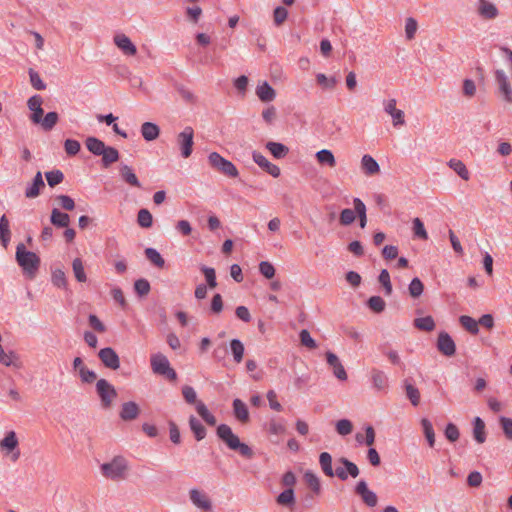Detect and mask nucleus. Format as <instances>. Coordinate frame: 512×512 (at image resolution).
Listing matches in <instances>:
<instances>
[{
	"instance_id": "1",
	"label": "nucleus",
	"mask_w": 512,
	"mask_h": 512,
	"mask_svg": "<svg viewBox=\"0 0 512 512\" xmlns=\"http://www.w3.org/2000/svg\"><path fill=\"white\" fill-rule=\"evenodd\" d=\"M216 435L230 450L238 452L242 457L246 459H252L254 457L253 449L246 443L241 442L229 425H218Z\"/></svg>"
},
{
	"instance_id": "2",
	"label": "nucleus",
	"mask_w": 512,
	"mask_h": 512,
	"mask_svg": "<svg viewBox=\"0 0 512 512\" xmlns=\"http://www.w3.org/2000/svg\"><path fill=\"white\" fill-rule=\"evenodd\" d=\"M15 258L23 274L29 279H34L40 267V257L36 253L26 250L23 243H19L16 247Z\"/></svg>"
},
{
	"instance_id": "3",
	"label": "nucleus",
	"mask_w": 512,
	"mask_h": 512,
	"mask_svg": "<svg viewBox=\"0 0 512 512\" xmlns=\"http://www.w3.org/2000/svg\"><path fill=\"white\" fill-rule=\"evenodd\" d=\"M100 469L104 477L111 480H120L125 478L128 464L124 457L115 456L112 461L103 463Z\"/></svg>"
},
{
	"instance_id": "4",
	"label": "nucleus",
	"mask_w": 512,
	"mask_h": 512,
	"mask_svg": "<svg viewBox=\"0 0 512 512\" xmlns=\"http://www.w3.org/2000/svg\"><path fill=\"white\" fill-rule=\"evenodd\" d=\"M208 162L214 170L229 178H236L239 175L236 166L217 152H212L209 154Z\"/></svg>"
},
{
	"instance_id": "5",
	"label": "nucleus",
	"mask_w": 512,
	"mask_h": 512,
	"mask_svg": "<svg viewBox=\"0 0 512 512\" xmlns=\"http://www.w3.org/2000/svg\"><path fill=\"white\" fill-rule=\"evenodd\" d=\"M150 362L155 374L165 376L169 381L177 379L176 371L170 366L168 358L162 353L153 354Z\"/></svg>"
},
{
	"instance_id": "6",
	"label": "nucleus",
	"mask_w": 512,
	"mask_h": 512,
	"mask_svg": "<svg viewBox=\"0 0 512 512\" xmlns=\"http://www.w3.org/2000/svg\"><path fill=\"white\" fill-rule=\"evenodd\" d=\"M96 393L103 409H110L113 400L117 397L115 387L106 379L101 378L96 382Z\"/></svg>"
},
{
	"instance_id": "7",
	"label": "nucleus",
	"mask_w": 512,
	"mask_h": 512,
	"mask_svg": "<svg viewBox=\"0 0 512 512\" xmlns=\"http://www.w3.org/2000/svg\"><path fill=\"white\" fill-rule=\"evenodd\" d=\"M177 145L180 149L181 156L188 158L193 152L194 130L191 126H186L176 138Z\"/></svg>"
},
{
	"instance_id": "8",
	"label": "nucleus",
	"mask_w": 512,
	"mask_h": 512,
	"mask_svg": "<svg viewBox=\"0 0 512 512\" xmlns=\"http://www.w3.org/2000/svg\"><path fill=\"white\" fill-rule=\"evenodd\" d=\"M355 493L361 498L363 503L370 508L375 507L378 503V497L376 493L368 488L367 482L365 480H360L357 482L355 486Z\"/></svg>"
},
{
	"instance_id": "9",
	"label": "nucleus",
	"mask_w": 512,
	"mask_h": 512,
	"mask_svg": "<svg viewBox=\"0 0 512 512\" xmlns=\"http://www.w3.org/2000/svg\"><path fill=\"white\" fill-rule=\"evenodd\" d=\"M98 357L101 363L108 369L117 370L120 367V358L115 350L111 347L100 349Z\"/></svg>"
},
{
	"instance_id": "10",
	"label": "nucleus",
	"mask_w": 512,
	"mask_h": 512,
	"mask_svg": "<svg viewBox=\"0 0 512 512\" xmlns=\"http://www.w3.org/2000/svg\"><path fill=\"white\" fill-rule=\"evenodd\" d=\"M437 349L444 356L452 357L456 353V345L452 337L445 331H442L438 335Z\"/></svg>"
},
{
	"instance_id": "11",
	"label": "nucleus",
	"mask_w": 512,
	"mask_h": 512,
	"mask_svg": "<svg viewBox=\"0 0 512 512\" xmlns=\"http://www.w3.org/2000/svg\"><path fill=\"white\" fill-rule=\"evenodd\" d=\"M495 80L504 100L508 103H512V88L506 73L501 69H497L495 71Z\"/></svg>"
},
{
	"instance_id": "12",
	"label": "nucleus",
	"mask_w": 512,
	"mask_h": 512,
	"mask_svg": "<svg viewBox=\"0 0 512 512\" xmlns=\"http://www.w3.org/2000/svg\"><path fill=\"white\" fill-rule=\"evenodd\" d=\"M396 99H389L383 102L384 111L392 117L393 126H402L405 124V114L402 110L396 108Z\"/></svg>"
},
{
	"instance_id": "13",
	"label": "nucleus",
	"mask_w": 512,
	"mask_h": 512,
	"mask_svg": "<svg viewBox=\"0 0 512 512\" xmlns=\"http://www.w3.org/2000/svg\"><path fill=\"white\" fill-rule=\"evenodd\" d=\"M252 158L259 167H261L272 177L277 178L280 176V168L277 165L271 163L262 153L253 151Z\"/></svg>"
},
{
	"instance_id": "14",
	"label": "nucleus",
	"mask_w": 512,
	"mask_h": 512,
	"mask_svg": "<svg viewBox=\"0 0 512 512\" xmlns=\"http://www.w3.org/2000/svg\"><path fill=\"white\" fill-rule=\"evenodd\" d=\"M325 356H326V361H327L328 365L333 369L334 376L340 381L347 380L348 376H347L346 370L343 367L338 356L331 351H327Z\"/></svg>"
},
{
	"instance_id": "15",
	"label": "nucleus",
	"mask_w": 512,
	"mask_h": 512,
	"mask_svg": "<svg viewBox=\"0 0 512 512\" xmlns=\"http://www.w3.org/2000/svg\"><path fill=\"white\" fill-rule=\"evenodd\" d=\"M303 478H304V481L307 484V486L312 491V494H307L305 496V501L312 500L314 496H318L321 494L322 489H321L320 479L314 472L307 470L304 473Z\"/></svg>"
},
{
	"instance_id": "16",
	"label": "nucleus",
	"mask_w": 512,
	"mask_h": 512,
	"mask_svg": "<svg viewBox=\"0 0 512 512\" xmlns=\"http://www.w3.org/2000/svg\"><path fill=\"white\" fill-rule=\"evenodd\" d=\"M45 188V182L43 180L42 173L38 171L34 176L32 182L25 189V197L34 199L41 194L42 189Z\"/></svg>"
},
{
	"instance_id": "17",
	"label": "nucleus",
	"mask_w": 512,
	"mask_h": 512,
	"mask_svg": "<svg viewBox=\"0 0 512 512\" xmlns=\"http://www.w3.org/2000/svg\"><path fill=\"white\" fill-rule=\"evenodd\" d=\"M190 499L196 507L202 509L204 512L212 511V503L205 493L197 489H192L190 491Z\"/></svg>"
},
{
	"instance_id": "18",
	"label": "nucleus",
	"mask_w": 512,
	"mask_h": 512,
	"mask_svg": "<svg viewBox=\"0 0 512 512\" xmlns=\"http://www.w3.org/2000/svg\"><path fill=\"white\" fill-rule=\"evenodd\" d=\"M114 43L125 55L134 56L137 53L136 46L125 34L115 35Z\"/></svg>"
},
{
	"instance_id": "19",
	"label": "nucleus",
	"mask_w": 512,
	"mask_h": 512,
	"mask_svg": "<svg viewBox=\"0 0 512 512\" xmlns=\"http://www.w3.org/2000/svg\"><path fill=\"white\" fill-rule=\"evenodd\" d=\"M139 414V405L134 401H128L122 404L119 416L123 421H132L135 420Z\"/></svg>"
},
{
	"instance_id": "20",
	"label": "nucleus",
	"mask_w": 512,
	"mask_h": 512,
	"mask_svg": "<svg viewBox=\"0 0 512 512\" xmlns=\"http://www.w3.org/2000/svg\"><path fill=\"white\" fill-rule=\"evenodd\" d=\"M256 95L260 101L267 103L275 99L276 91L267 81H264L256 87Z\"/></svg>"
},
{
	"instance_id": "21",
	"label": "nucleus",
	"mask_w": 512,
	"mask_h": 512,
	"mask_svg": "<svg viewBox=\"0 0 512 512\" xmlns=\"http://www.w3.org/2000/svg\"><path fill=\"white\" fill-rule=\"evenodd\" d=\"M119 174L121 179L130 186L136 188L141 187L140 181L138 180L136 174L134 173L133 169L130 166L126 164H121L119 167Z\"/></svg>"
},
{
	"instance_id": "22",
	"label": "nucleus",
	"mask_w": 512,
	"mask_h": 512,
	"mask_svg": "<svg viewBox=\"0 0 512 512\" xmlns=\"http://www.w3.org/2000/svg\"><path fill=\"white\" fill-rule=\"evenodd\" d=\"M233 414L241 423H247L250 419L247 405L239 398L232 402Z\"/></svg>"
},
{
	"instance_id": "23",
	"label": "nucleus",
	"mask_w": 512,
	"mask_h": 512,
	"mask_svg": "<svg viewBox=\"0 0 512 512\" xmlns=\"http://www.w3.org/2000/svg\"><path fill=\"white\" fill-rule=\"evenodd\" d=\"M478 14L484 19H495L498 14V8L487 0H479Z\"/></svg>"
},
{
	"instance_id": "24",
	"label": "nucleus",
	"mask_w": 512,
	"mask_h": 512,
	"mask_svg": "<svg viewBox=\"0 0 512 512\" xmlns=\"http://www.w3.org/2000/svg\"><path fill=\"white\" fill-rule=\"evenodd\" d=\"M50 223L57 228H67L70 224V216L57 208H53L50 215Z\"/></svg>"
},
{
	"instance_id": "25",
	"label": "nucleus",
	"mask_w": 512,
	"mask_h": 512,
	"mask_svg": "<svg viewBox=\"0 0 512 512\" xmlns=\"http://www.w3.org/2000/svg\"><path fill=\"white\" fill-rule=\"evenodd\" d=\"M361 168L363 172L368 176L376 175L380 172V166L378 162L368 154H365L361 159Z\"/></svg>"
},
{
	"instance_id": "26",
	"label": "nucleus",
	"mask_w": 512,
	"mask_h": 512,
	"mask_svg": "<svg viewBox=\"0 0 512 512\" xmlns=\"http://www.w3.org/2000/svg\"><path fill=\"white\" fill-rule=\"evenodd\" d=\"M87 150L95 156H101L107 147L105 143L94 136H89L85 140Z\"/></svg>"
},
{
	"instance_id": "27",
	"label": "nucleus",
	"mask_w": 512,
	"mask_h": 512,
	"mask_svg": "<svg viewBox=\"0 0 512 512\" xmlns=\"http://www.w3.org/2000/svg\"><path fill=\"white\" fill-rule=\"evenodd\" d=\"M141 135L147 141H153L160 135V128L153 122H144L141 125Z\"/></svg>"
},
{
	"instance_id": "28",
	"label": "nucleus",
	"mask_w": 512,
	"mask_h": 512,
	"mask_svg": "<svg viewBox=\"0 0 512 512\" xmlns=\"http://www.w3.org/2000/svg\"><path fill=\"white\" fill-rule=\"evenodd\" d=\"M265 147L276 159H283L289 153V148L280 142L269 141Z\"/></svg>"
},
{
	"instance_id": "29",
	"label": "nucleus",
	"mask_w": 512,
	"mask_h": 512,
	"mask_svg": "<svg viewBox=\"0 0 512 512\" xmlns=\"http://www.w3.org/2000/svg\"><path fill=\"white\" fill-rule=\"evenodd\" d=\"M189 427L197 441H201L206 437L207 430L205 426L194 415L189 417Z\"/></svg>"
},
{
	"instance_id": "30",
	"label": "nucleus",
	"mask_w": 512,
	"mask_h": 512,
	"mask_svg": "<svg viewBox=\"0 0 512 512\" xmlns=\"http://www.w3.org/2000/svg\"><path fill=\"white\" fill-rule=\"evenodd\" d=\"M101 156V165L103 168H109L113 163L117 162L120 158L119 151L112 146H107L105 148V152Z\"/></svg>"
},
{
	"instance_id": "31",
	"label": "nucleus",
	"mask_w": 512,
	"mask_h": 512,
	"mask_svg": "<svg viewBox=\"0 0 512 512\" xmlns=\"http://www.w3.org/2000/svg\"><path fill=\"white\" fill-rule=\"evenodd\" d=\"M473 438L479 444L486 441L485 423L480 417H475L473 422Z\"/></svg>"
},
{
	"instance_id": "32",
	"label": "nucleus",
	"mask_w": 512,
	"mask_h": 512,
	"mask_svg": "<svg viewBox=\"0 0 512 512\" xmlns=\"http://www.w3.org/2000/svg\"><path fill=\"white\" fill-rule=\"evenodd\" d=\"M196 411L203 421L209 426H215L217 423L216 417L208 410L207 406L202 402L196 403Z\"/></svg>"
},
{
	"instance_id": "33",
	"label": "nucleus",
	"mask_w": 512,
	"mask_h": 512,
	"mask_svg": "<svg viewBox=\"0 0 512 512\" xmlns=\"http://www.w3.org/2000/svg\"><path fill=\"white\" fill-rule=\"evenodd\" d=\"M11 239V231L9 227V220L6 215L0 218V242L4 248H7Z\"/></svg>"
},
{
	"instance_id": "34",
	"label": "nucleus",
	"mask_w": 512,
	"mask_h": 512,
	"mask_svg": "<svg viewBox=\"0 0 512 512\" xmlns=\"http://www.w3.org/2000/svg\"><path fill=\"white\" fill-rule=\"evenodd\" d=\"M413 325L416 329H418L420 331H425V332L433 331L436 326L435 321L432 316L415 318L413 320Z\"/></svg>"
},
{
	"instance_id": "35",
	"label": "nucleus",
	"mask_w": 512,
	"mask_h": 512,
	"mask_svg": "<svg viewBox=\"0 0 512 512\" xmlns=\"http://www.w3.org/2000/svg\"><path fill=\"white\" fill-rule=\"evenodd\" d=\"M371 379H372L373 386L377 390H384L388 386V377L381 370L372 369V371H371Z\"/></svg>"
},
{
	"instance_id": "36",
	"label": "nucleus",
	"mask_w": 512,
	"mask_h": 512,
	"mask_svg": "<svg viewBox=\"0 0 512 512\" xmlns=\"http://www.w3.org/2000/svg\"><path fill=\"white\" fill-rule=\"evenodd\" d=\"M319 464L321 470L327 477H334V470L332 468V456L328 452H322L319 455Z\"/></svg>"
},
{
	"instance_id": "37",
	"label": "nucleus",
	"mask_w": 512,
	"mask_h": 512,
	"mask_svg": "<svg viewBox=\"0 0 512 512\" xmlns=\"http://www.w3.org/2000/svg\"><path fill=\"white\" fill-rule=\"evenodd\" d=\"M18 439L14 431L6 433L5 437L1 440L0 446L8 453L13 452L18 447Z\"/></svg>"
},
{
	"instance_id": "38",
	"label": "nucleus",
	"mask_w": 512,
	"mask_h": 512,
	"mask_svg": "<svg viewBox=\"0 0 512 512\" xmlns=\"http://www.w3.org/2000/svg\"><path fill=\"white\" fill-rule=\"evenodd\" d=\"M316 159L319 164L327 165L331 168L336 166V159L331 150L322 149L316 153Z\"/></svg>"
},
{
	"instance_id": "39",
	"label": "nucleus",
	"mask_w": 512,
	"mask_h": 512,
	"mask_svg": "<svg viewBox=\"0 0 512 512\" xmlns=\"http://www.w3.org/2000/svg\"><path fill=\"white\" fill-rule=\"evenodd\" d=\"M276 502L278 505L291 507L295 504L294 489H285L277 497Z\"/></svg>"
},
{
	"instance_id": "40",
	"label": "nucleus",
	"mask_w": 512,
	"mask_h": 512,
	"mask_svg": "<svg viewBox=\"0 0 512 512\" xmlns=\"http://www.w3.org/2000/svg\"><path fill=\"white\" fill-rule=\"evenodd\" d=\"M146 258L157 268H163L165 266V260L162 255L152 247L146 248L145 251Z\"/></svg>"
},
{
	"instance_id": "41",
	"label": "nucleus",
	"mask_w": 512,
	"mask_h": 512,
	"mask_svg": "<svg viewBox=\"0 0 512 512\" xmlns=\"http://www.w3.org/2000/svg\"><path fill=\"white\" fill-rule=\"evenodd\" d=\"M448 165L463 180H468L469 179V171L466 168L465 164L461 160L451 159L448 162Z\"/></svg>"
},
{
	"instance_id": "42",
	"label": "nucleus",
	"mask_w": 512,
	"mask_h": 512,
	"mask_svg": "<svg viewBox=\"0 0 512 512\" xmlns=\"http://www.w3.org/2000/svg\"><path fill=\"white\" fill-rule=\"evenodd\" d=\"M406 395L413 406H418L420 403V392L417 387L409 383L408 380L404 381Z\"/></svg>"
},
{
	"instance_id": "43",
	"label": "nucleus",
	"mask_w": 512,
	"mask_h": 512,
	"mask_svg": "<svg viewBox=\"0 0 512 512\" xmlns=\"http://www.w3.org/2000/svg\"><path fill=\"white\" fill-rule=\"evenodd\" d=\"M199 269L205 276V280H206L205 285L211 289L215 288L217 286L215 269L212 267L203 265V264L200 265Z\"/></svg>"
},
{
	"instance_id": "44",
	"label": "nucleus",
	"mask_w": 512,
	"mask_h": 512,
	"mask_svg": "<svg viewBox=\"0 0 512 512\" xmlns=\"http://www.w3.org/2000/svg\"><path fill=\"white\" fill-rule=\"evenodd\" d=\"M421 425L423 428V433L425 435V438L428 442V445L432 448L435 445V432L433 429V425L430 420L427 418H423L421 420Z\"/></svg>"
},
{
	"instance_id": "45",
	"label": "nucleus",
	"mask_w": 512,
	"mask_h": 512,
	"mask_svg": "<svg viewBox=\"0 0 512 512\" xmlns=\"http://www.w3.org/2000/svg\"><path fill=\"white\" fill-rule=\"evenodd\" d=\"M230 349L236 363H240L244 356V345L239 339H232L230 341Z\"/></svg>"
},
{
	"instance_id": "46",
	"label": "nucleus",
	"mask_w": 512,
	"mask_h": 512,
	"mask_svg": "<svg viewBox=\"0 0 512 512\" xmlns=\"http://www.w3.org/2000/svg\"><path fill=\"white\" fill-rule=\"evenodd\" d=\"M424 291V284L418 277H414L408 285L409 295L416 299L419 298Z\"/></svg>"
},
{
	"instance_id": "47",
	"label": "nucleus",
	"mask_w": 512,
	"mask_h": 512,
	"mask_svg": "<svg viewBox=\"0 0 512 512\" xmlns=\"http://www.w3.org/2000/svg\"><path fill=\"white\" fill-rule=\"evenodd\" d=\"M459 322L469 333L473 335L478 334V321H476L474 318L467 315H462L459 318Z\"/></svg>"
},
{
	"instance_id": "48",
	"label": "nucleus",
	"mask_w": 512,
	"mask_h": 512,
	"mask_svg": "<svg viewBox=\"0 0 512 512\" xmlns=\"http://www.w3.org/2000/svg\"><path fill=\"white\" fill-rule=\"evenodd\" d=\"M316 81H317L318 85H320L323 89H327V90H333L335 88L336 84L338 83V80L336 79V77H334V76L327 77L323 73H318L316 75Z\"/></svg>"
},
{
	"instance_id": "49",
	"label": "nucleus",
	"mask_w": 512,
	"mask_h": 512,
	"mask_svg": "<svg viewBox=\"0 0 512 512\" xmlns=\"http://www.w3.org/2000/svg\"><path fill=\"white\" fill-rule=\"evenodd\" d=\"M59 120V115L57 112L52 111L48 112L42 119L40 125L42 126L44 131L52 130Z\"/></svg>"
},
{
	"instance_id": "50",
	"label": "nucleus",
	"mask_w": 512,
	"mask_h": 512,
	"mask_svg": "<svg viewBox=\"0 0 512 512\" xmlns=\"http://www.w3.org/2000/svg\"><path fill=\"white\" fill-rule=\"evenodd\" d=\"M137 222L142 228H150L153 224V216L148 209L142 208L138 211Z\"/></svg>"
},
{
	"instance_id": "51",
	"label": "nucleus",
	"mask_w": 512,
	"mask_h": 512,
	"mask_svg": "<svg viewBox=\"0 0 512 512\" xmlns=\"http://www.w3.org/2000/svg\"><path fill=\"white\" fill-rule=\"evenodd\" d=\"M151 285L145 278L137 279L134 282V291L139 297H145L149 294Z\"/></svg>"
},
{
	"instance_id": "52",
	"label": "nucleus",
	"mask_w": 512,
	"mask_h": 512,
	"mask_svg": "<svg viewBox=\"0 0 512 512\" xmlns=\"http://www.w3.org/2000/svg\"><path fill=\"white\" fill-rule=\"evenodd\" d=\"M45 178L50 187H55L62 183L64 180V174L59 169H54L45 173Z\"/></svg>"
},
{
	"instance_id": "53",
	"label": "nucleus",
	"mask_w": 512,
	"mask_h": 512,
	"mask_svg": "<svg viewBox=\"0 0 512 512\" xmlns=\"http://www.w3.org/2000/svg\"><path fill=\"white\" fill-rule=\"evenodd\" d=\"M174 88L186 103L194 104L196 102L197 98L194 95V93L188 88H186L184 85L175 83Z\"/></svg>"
},
{
	"instance_id": "54",
	"label": "nucleus",
	"mask_w": 512,
	"mask_h": 512,
	"mask_svg": "<svg viewBox=\"0 0 512 512\" xmlns=\"http://www.w3.org/2000/svg\"><path fill=\"white\" fill-rule=\"evenodd\" d=\"M72 268H73L75 278L78 282H85L87 280V276L84 271V265L80 258H75L73 260Z\"/></svg>"
},
{
	"instance_id": "55",
	"label": "nucleus",
	"mask_w": 512,
	"mask_h": 512,
	"mask_svg": "<svg viewBox=\"0 0 512 512\" xmlns=\"http://www.w3.org/2000/svg\"><path fill=\"white\" fill-rule=\"evenodd\" d=\"M367 306L375 313H381L385 310L386 303L380 296H371L367 301Z\"/></svg>"
},
{
	"instance_id": "56",
	"label": "nucleus",
	"mask_w": 512,
	"mask_h": 512,
	"mask_svg": "<svg viewBox=\"0 0 512 512\" xmlns=\"http://www.w3.org/2000/svg\"><path fill=\"white\" fill-rule=\"evenodd\" d=\"M412 224H413L412 230H413L415 237H418L422 240L428 239V234L424 227V223L422 222V220L420 218H415L413 220Z\"/></svg>"
},
{
	"instance_id": "57",
	"label": "nucleus",
	"mask_w": 512,
	"mask_h": 512,
	"mask_svg": "<svg viewBox=\"0 0 512 512\" xmlns=\"http://www.w3.org/2000/svg\"><path fill=\"white\" fill-rule=\"evenodd\" d=\"M338 461L346 468L348 477L351 476L352 478H356L359 475V468L354 462L345 457L339 458Z\"/></svg>"
},
{
	"instance_id": "58",
	"label": "nucleus",
	"mask_w": 512,
	"mask_h": 512,
	"mask_svg": "<svg viewBox=\"0 0 512 512\" xmlns=\"http://www.w3.org/2000/svg\"><path fill=\"white\" fill-rule=\"evenodd\" d=\"M378 280H379L380 284L384 287L385 294L391 295L392 284H391V280H390V274L386 269L381 270V272L378 276Z\"/></svg>"
},
{
	"instance_id": "59",
	"label": "nucleus",
	"mask_w": 512,
	"mask_h": 512,
	"mask_svg": "<svg viewBox=\"0 0 512 512\" xmlns=\"http://www.w3.org/2000/svg\"><path fill=\"white\" fill-rule=\"evenodd\" d=\"M28 73L30 76V83L34 89H36V90H45L46 89V84L41 79L38 72H36L34 69L30 68Z\"/></svg>"
},
{
	"instance_id": "60",
	"label": "nucleus",
	"mask_w": 512,
	"mask_h": 512,
	"mask_svg": "<svg viewBox=\"0 0 512 512\" xmlns=\"http://www.w3.org/2000/svg\"><path fill=\"white\" fill-rule=\"evenodd\" d=\"M500 427L508 440H512V418L506 416L499 417Z\"/></svg>"
},
{
	"instance_id": "61",
	"label": "nucleus",
	"mask_w": 512,
	"mask_h": 512,
	"mask_svg": "<svg viewBox=\"0 0 512 512\" xmlns=\"http://www.w3.org/2000/svg\"><path fill=\"white\" fill-rule=\"evenodd\" d=\"M353 430V424L348 419H341L336 423V431L339 435L346 436Z\"/></svg>"
},
{
	"instance_id": "62",
	"label": "nucleus",
	"mask_w": 512,
	"mask_h": 512,
	"mask_svg": "<svg viewBox=\"0 0 512 512\" xmlns=\"http://www.w3.org/2000/svg\"><path fill=\"white\" fill-rule=\"evenodd\" d=\"M64 149L68 156H75L81 149L80 142L74 139H66Z\"/></svg>"
},
{
	"instance_id": "63",
	"label": "nucleus",
	"mask_w": 512,
	"mask_h": 512,
	"mask_svg": "<svg viewBox=\"0 0 512 512\" xmlns=\"http://www.w3.org/2000/svg\"><path fill=\"white\" fill-rule=\"evenodd\" d=\"M444 435L448 441L453 443L459 439L460 432L454 423H448L444 430Z\"/></svg>"
},
{
	"instance_id": "64",
	"label": "nucleus",
	"mask_w": 512,
	"mask_h": 512,
	"mask_svg": "<svg viewBox=\"0 0 512 512\" xmlns=\"http://www.w3.org/2000/svg\"><path fill=\"white\" fill-rule=\"evenodd\" d=\"M355 218V212L350 208H345L340 213L339 222L343 226H348L354 222Z\"/></svg>"
}]
</instances>
